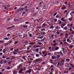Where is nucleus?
<instances>
[{"label":"nucleus","mask_w":74,"mask_h":74,"mask_svg":"<svg viewBox=\"0 0 74 74\" xmlns=\"http://www.w3.org/2000/svg\"><path fill=\"white\" fill-rule=\"evenodd\" d=\"M2 58H3V59H5V58H6V56H2Z\"/></svg>","instance_id":"49"},{"label":"nucleus","mask_w":74,"mask_h":74,"mask_svg":"<svg viewBox=\"0 0 74 74\" xmlns=\"http://www.w3.org/2000/svg\"><path fill=\"white\" fill-rule=\"evenodd\" d=\"M6 51V50H5V49H3V52L4 53H5V52Z\"/></svg>","instance_id":"20"},{"label":"nucleus","mask_w":74,"mask_h":74,"mask_svg":"<svg viewBox=\"0 0 74 74\" xmlns=\"http://www.w3.org/2000/svg\"><path fill=\"white\" fill-rule=\"evenodd\" d=\"M20 11H21V10H20V9L18 10L17 11L15 12V14H17V13H18V12H19Z\"/></svg>","instance_id":"22"},{"label":"nucleus","mask_w":74,"mask_h":74,"mask_svg":"<svg viewBox=\"0 0 74 74\" xmlns=\"http://www.w3.org/2000/svg\"><path fill=\"white\" fill-rule=\"evenodd\" d=\"M12 59H14L15 58V56H12Z\"/></svg>","instance_id":"46"},{"label":"nucleus","mask_w":74,"mask_h":74,"mask_svg":"<svg viewBox=\"0 0 74 74\" xmlns=\"http://www.w3.org/2000/svg\"><path fill=\"white\" fill-rule=\"evenodd\" d=\"M26 57V56H24L22 58V59H23L24 60H26V59L25 57Z\"/></svg>","instance_id":"18"},{"label":"nucleus","mask_w":74,"mask_h":74,"mask_svg":"<svg viewBox=\"0 0 74 74\" xmlns=\"http://www.w3.org/2000/svg\"><path fill=\"white\" fill-rule=\"evenodd\" d=\"M66 24H67V23L66 24L65 23H64L62 25V26L63 27L64 26H66Z\"/></svg>","instance_id":"32"},{"label":"nucleus","mask_w":74,"mask_h":74,"mask_svg":"<svg viewBox=\"0 0 74 74\" xmlns=\"http://www.w3.org/2000/svg\"><path fill=\"white\" fill-rule=\"evenodd\" d=\"M11 29V27H8L7 28V29Z\"/></svg>","instance_id":"54"},{"label":"nucleus","mask_w":74,"mask_h":74,"mask_svg":"<svg viewBox=\"0 0 74 74\" xmlns=\"http://www.w3.org/2000/svg\"><path fill=\"white\" fill-rule=\"evenodd\" d=\"M63 33H61L60 34V37H62V36H63Z\"/></svg>","instance_id":"31"},{"label":"nucleus","mask_w":74,"mask_h":74,"mask_svg":"<svg viewBox=\"0 0 74 74\" xmlns=\"http://www.w3.org/2000/svg\"><path fill=\"white\" fill-rule=\"evenodd\" d=\"M38 43L40 45H42V43H41L40 42H38Z\"/></svg>","instance_id":"56"},{"label":"nucleus","mask_w":74,"mask_h":74,"mask_svg":"<svg viewBox=\"0 0 74 74\" xmlns=\"http://www.w3.org/2000/svg\"><path fill=\"white\" fill-rule=\"evenodd\" d=\"M19 73H21V74L23 73V72L22 71H21V70L19 71Z\"/></svg>","instance_id":"33"},{"label":"nucleus","mask_w":74,"mask_h":74,"mask_svg":"<svg viewBox=\"0 0 74 74\" xmlns=\"http://www.w3.org/2000/svg\"><path fill=\"white\" fill-rule=\"evenodd\" d=\"M42 3V4H44V3L43 2V1H42L39 3V4L38 5H41Z\"/></svg>","instance_id":"17"},{"label":"nucleus","mask_w":74,"mask_h":74,"mask_svg":"<svg viewBox=\"0 0 74 74\" xmlns=\"http://www.w3.org/2000/svg\"><path fill=\"white\" fill-rule=\"evenodd\" d=\"M31 72H32V69H29L26 71V73H31Z\"/></svg>","instance_id":"4"},{"label":"nucleus","mask_w":74,"mask_h":74,"mask_svg":"<svg viewBox=\"0 0 74 74\" xmlns=\"http://www.w3.org/2000/svg\"><path fill=\"white\" fill-rule=\"evenodd\" d=\"M41 30L42 32H43V31H45V29H41Z\"/></svg>","instance_id":"27"},{"label":"nucleus","mask_w":74,"mask_h":74,"mask_svg":"<svg viewBox=\"0 0 74 74\" xmlns=\"http://www.w3.org/2000/svg\"><path fill=\"white\" fill-rule=\"evenodd\" d=\"M10 69H11V67H10V66H8L6 68V70H10Z\"/></svg>","instance_id":"23"},{"label":"nucleus","mask_w":74,"mask_h":74,"mask_svg":"<svg viewBox=\"0 0 74 74\" xmlns=\"http://www.w3.org/2000/svg\"><path fill=\"white\" fill-rule=\"evenodd\" d=\"M35 50L36 52H38L39 49H36Z\"/></svg>","instance_id":"38"},{"label":"nucleus","mask_w":74,"mask_h":74,"mask_svg":"<svg viewBox=\"0 0 74 74\" xmlns=\"http://www.w3.org/2000/svg\"><path fill=\"white\" fill-rule=\"evenodd\" d=\"M51 58L53 60L55 59H56V57L55 56H53L51 57Z\"/></svg>","instance_id":"6"},{"label":"nucleus","mask_w":74,"mask_h":74,"mask_svg":"<svg viewBox=\"0 0 74 74\" xmlns=\"http://www.w3.org/2000/svg\"><path fill=\"white\" fill-rule=\"evenodd\" d=\"M60 62H58V63L57 64V66L58 67V66H59V65H60Z\"/></svg>","instance_id":"29"},{"label":"nucleus","mask_w":74,"mask_h":74,"mask_svg":"<svg viewBox=\"0 0 74 74\" xmlns=\"http://www.w3.org/2000/svg\"><path fill=\"white\" fill-rule=\"evenodd\" d=\"M39 60H40L38 59H36L35 60V62H38V61H39Z\"/></svg>","instance_id":"42"},{"label":"nucleus","mask_w":74,"mask_h":74,"mask_svg":"<svg viewBox=\"0 0 74 74\" xmlns=\"http://www.w3.org/2000/svg\"><path fill=\"white\" fill-rule=\"evenodd\" d=\"M61 21H63V22H65L66 20H64V18H63L61 19Z\"/></svg>","instance_id":"16"},{"label":"nucleus","mask_w":74,"mask_h":74,"mask_svg":"<svg viewBox=\"0 0 74 74\" xmlns=\"http://www.w3.org/2000/svg\"><path fill=\"white\" fill-rule=\"evenodd\" d=\"M4 40L0 41V42H1V43H3V42H4Z\"/></svg>","instance_id":"48"},{"label":"nucleus","mask_w":74,"mask_h":74,"mask_svg":"<svg viewBox=\"0 0 74 74\" xmlns=\"http://www.w3.org/2000/svg\"><path fill=\"white\" fill-rule=\"evenodd\" d=\"M59 48H59V47H57L55 48V50H56V51H58V50Z\"/></svg>","instance_id":"10"},{"label":"nucleus","mask_w":74,"mask_h":74,"mask_svg":"<svg viewBox=\"0 0 74 74\" xmlns=\"http://www.w3.org/2000/svg\"><path fill=\"white\" fill-rule=\"evenodd\" d=\"M63 53H64L65 54H66V52L65 51H63Z\"/></svg>","instance_id":"59"},{"label":"nucleus","mask_w":74,"mask_h":74,"mask_svg":"<svg viewBox=\"0 0 74 74\" xmlns=\"http://www.w3.org/2000/svg\"><path fill=\"white\" fill-rule=\"evenodd\" d=\"M72 19H72V17H71L69 19V20L70 21H72Z\"/></svg>","instance_id":"28"},{"label":"nucleus","mask_w":74,"mask_h":74,"mask_svg":"<svg viewBox=\"0 0 74 74\" xmlns=\"http://www.w3.org/2000/svg\"><path fill=\"white\" fill-rule=\"evenodd\" d=\"M18 73V71L15 70H14L13 71V73L14 74H16V73Z\"/></svg>","instance_id":"11"},{"label":"nucleus","mask_w":74,"mask_h":74,"mask_svg":"<svg viewBox=\"0 0 74 74\" xmlns=\"http://www.w3.org/2000/svg\"><path fill=\"white\" fill-rule=\"evenodd\" d=\"M19 19H16L15 20V19H14V21H19Z\"/></svg>","instance_id":"41"},{"label":"nucleus","mask_w":74,"mask_h":74,"mask_svg":"<svg viewBox=\"0 0 74 74\" xmlns=\"http://www.w3.org/2000/svg\"><path fill=\"white\" fill-rule=\"evenodd\" d=\"M13 50H14V48H11L10 49V51H12Z\"/></svg>","instance_id":"63"},{"label":"nucleus","mask_w":74,"mask_h":74,"mask_svg":"<svg viewBox=\"0 0 74 74\" xmlns=\"http://www.w3.org/2000/svg\"><path fill=\"white\" fill-rule=\"evenodd\" d=\"M13 55H16L18 54V53H16L15 51H13Z\"/></svg>","instance_id":"19"},{"label":"nucleus","mask_w":74,"mask_h":74,"mask_svg":"<svg viewBox=\"0 0 74 74\" xmlns=\"http://www.w3.org/2000/svg\"><path fill=\"white\" fill-rule=\"evenodd\" d=\"M58 55H63V54L62 52V51H61L60 52H59Z\"/></svg>","instance_id":"15"},{"label":"nucleus","mask_w":74,"mask_h":74,"mask_svg":"<svg viewBox=\"0 0 74 74\" xmlns=\"http://www.w3.org/2000/svg\"><path fill=\"white\" fill-rule=\"evenodd\" d=\"M65 66H66V67H68L69 66V63H66L65 64Z\"/></svg>","instance_id":"14"},{"label":"nucleus","mask_w":74,"mask_h":74,"mask_svg":"<svg viewBox=\"0 0 74 74\" xmlns=\"http://www.w3.org/2000/svg\"><path fill=\"white\" fill-rule=\"evenodd\" d=\"M35 12V10H33L31 12H32V13H33V12Z\"/></svg>","instance_id":"45"},{"label":"nucleus","mask_w":74,"mask_h":74,"mask_svg":"<svg viewBox=\"0 0 74 74\" xmlns=\"http://www.w3.org/2000/svg\"><path fill=\"white\" fill-rule=\"evenodd\" d=\"M11 36V35H10L9 34H8L7 35V37H9V36Z\"/></svg>","instance_id":"44"},{"label":"nucleus","mask_w":74,"mask_h":74,"mask_svg":"<svg viewBox=\"0 0 74 74\" xmlns=\"http://www.w3.org/2000/svg\"><path fill=\"white\" fill-rule=\"evenodd\" d=\"M41 34L43 36H44V35L46 34V33L45 32H43L41 33Z\"/></svg>","instance_id":"9"},{"label":"nucleus","mask_w":74,"mask_h":74,"mask_svg":"<svg viewBox=\"0 0 74 74\" xmlns=\"http://www.w3.org/2000/svg\"><path fill=\"white\" fill-rule=\"evenodd\" d=\"M4 8L5 10H8V7H4Z\"/></svg>","instance_id":"50"},{"label":"nucleus","mask_w":74,"mask_h":74,"mask_svg":"<svg viewBox=\"0 0 74 74\" xmlns=\"http://www.w3.org/2000/svg\"><path fill=\"white\" fill-rule=\"evenodd\" d=\"M56 29H57V30H59V27H55Z\"/></svg>","instance_id":"57"},{"label":"nucleus","mask_w":74,"mask_h":74,"mask_svg":"<svg viewBox=\"0 0 74 74\" xmlns=\"http://www.w3.org/2000/svg\"><path fill=\"white\" fill-rule=\"evenodd\" d=\"M50 27H51V29H53L54 28V27L53 26H51Z\"/></svg>","instance_id":"34"},{"label":"nucleus","mask_w":74,"mask_h":74,"mask_svg":"<svg viewBox=\"0 0 74 74\" xmlns=\"http://www.w3.org/2000/svg\"><path fill=\"white\" fill-rule=\"evenodd\" d=\"M20 68H21V65H18L17 67V69H18V70H20V69H19Z\"/></svg>","instance_id":"12"},{"label":"nucleus","mask_w":74,"mask_h":74,"mask_svg":"<svg viewBox=\"0 0 74 74\" xmlns=\"http://www.w3.org/2000/svg\"><path fill=\"white\" fill-rule=\"evenodd\" d=\"M65 36H69V34H67V33L65 34Z\"/></svg>","instance_id":"58"},{"label":"nucleus","mask_w":74,"mask_h":74,"mask_svg":"<svg viewBox=\"0 0 74 74\" xmlns=\"http://www.w3.org/2000/svg\"><path fill=\"white\" fill-rule=\"evenodd\" d=\"M67 8V7L65 5H63L62 6V7L61 9L62 10H65Z\"/></svg>","instance_id":"1"},{"label":"nucleus","mask_w":74,"mask_h":74,"mask_svg":"<svg viewBox=\"0 0 74 74\" xmlns=\"http://www.w3.org/2000/svg\"><path fill=\"white\" fill-rule=\"evenodd\" d=\"M57 12H56V13H55L54 14V16H56V15L57 14Z\"/></svg>","instance_id":"47"},{"label":"nucleus","mask_w":74,"mask_h":74,"mask_svg":"<svg viewBox=\"0 0 74 74\" xmlns=\"http://www.w3.org/2000/svg\"><path fill=\"white\" fill-rule=\"evenodd\" d=\"M19 70H20L22 71H25L26 70V68L25 67H23V68H21L19 69Z\"/></svg>","instance_id":"3"},{"label":"nucleus","mask_w":74,"mask_h":74,"mask_svg":"<svg viewBox=\"0 0 74 74\" xmlns=\"http://www.w3.org/2000/svg\"><path fill=\"white\" fill-rule=\"evenodd\" d=\"M66 61H70V60L69 59H66Z\"/></svg>","instance_id":"64"},{"label":"nucleus","mask_w":74,"mask_h":74,"mask_svg":"<svg viewBox=\"0 0 74 74\" xmlns=\"http://www.w3.org/2000/svg\"><path fill=\"white\" fill-rule=\"evenodd\" d=\"M47 25L45 23H44L42 25V27H45V26H47Z\"/></svg>","instance_id":"5"},{"label":"nucleus","mask_w":74,"mask_h":74,"mask_svg":"<svg viewBox=\"0 0 74 74\" xmlns=\"http://www.w3.org/2000/svg\"><path fill=\"white\" fill-rule=\"evenodd\" d=\"M64 61H65L64 59H62L61 60L60 62L61 63H63V62H64Z\"/></svg>","instance_id":"13"},{"label":"nucleus","mask_w":74,"mask_h":74,"mask_svg":"<svg viewBox=\"0 0 74 74\" xmlns=\"http://www.w3.org/2000/svg\"><path fill=\"white\" fill-rule=\"evenodd\" d=\"M60 57V55H58L57 56V59H59V58Z\"/></svg>","instance_id":"24"},{"label":"nucleus","mask_w":74,"mask_h":74,"mask_svg":"<svg viewBox=\"0 0 74 74\" xmlns=\"http://www.w3.org/2000/svg\"><path fill=\"white\" fill-rule=\"evenodd\" d=\"M27 6H26L24 7L25 10H26L27 9Z\"/></svg>","instance_id":"36"},{"label":"nucleus","mask_w":74,"mask_h":74,"mask_svg":"<svg viewBox=\"0 0 74 74\" xmlns=\"http://www.w3.org/2000/svg\"><path fill=\"white\" fill-rule=\"evenodd\" d=\"M10 38L8 39L7 38H3V40H8Z\"/></svg>","instance_id":"26"},{"label":"nucleus","mask_w":74,"mask_h":74,"mask_svg":"<svg viewBox=\"0 0 74 74\" xmlns=\"http://www.w3.org/2000/svg\"><path fill=\"white\" fill-rule=\"evenodd\" d=\"M74 47V45H71L69 46V48L70 49H72Z\"/></svg>","instance_id":"8"},{"label":"nucleus","mask_w":74,"mask_h":74,"mask_svg":"<svg viewBox=\"0 0 74 74\" xmlns=\"http://www.w3.org/2000/svg\"><path fill=\"white\" fill-rule=\"evenodd\" d=\"M4 70H5V69H2L1 70L2 72H3V71H4Z\"/></svg>","instance_id":"52"},{"label":"nucleus","mask_w":74,"mask_h":74,"mask_svg":"<svg viewBox=\"0 0 74 74\" xmlns=\"http://www.w3.org/2000/svg\"><path fill=\"white\" fill-rule=\"evenodd\" d=\"M74 14V11H72L71 12L70 14V15H71V16H73V15Z\"/></svg>","instance_id":"7"},{"label":"nucleus","mask_w":74,"mask_h":74,"mask_svg":"<svg viewBox=\"0 0 74 74\" xmlns=\"http://www.w3.org/2000/svg\"><path fill=\"white\" fill-rule=\"evenodd\" d=\"M23 10H24V8H22L20 10L21 11H23Z\"/></svg>","instance_id":"37"},{"label":"nucleus","mask_w":74,"mask_h":74,"mask_svg":"<svg viewBox=\"0 0 74 74\" xmlns=\"http://www.w3.org/2000/svg\"><path fill=\"white\" fill-rule=\"evenodd\" d=\"M51 47H49V50H51Z\"/></svg>","instance_id":"61"},{"label":"nucleus","mask_w":74,"mask_h":74,"mask_svg":"<svg viewBox=\"0 0 74 74\" xmlns=\"http://www.w3.org/2000/svg\"><path fill=\"white\" fill-rule=\"evenodd\" d=\"M41 19H42V18H39L38 20H37V22H40V20H41Z\"/></svg>","instance_id":"30"},{"label":"nucleus","mask_w":74,"mask_h":74,"mask_svg":"<svg viewBox=\"0 0 74 74\" xmlns=\"http://www.w3.org/2000/svg\"><path fill=\"white\" fill-rule=\"evenodd\" d=\"M67 10H65L64 12V14H66V12H67Z\"/></svg>","instance_id":"43"},{"label":"nucleus","mask_w":74,"mask_h":74,"mask_svg":"<svg viewBox=\"0 0 74 74\" xmlns=\"http://www.w3.org/2000/svg\"><path fill=\"white\" fill-rule=\"evenodd\" d=\"M57 40H58V42H61V40H60V38H58Z\"/></svg>","instance_id":"25"},{"label":"nucleus","mask_w":74,"mask_h":74,"mask_svg":"<svg viewBox=\"0 0 74 74\" xmlns=\"http://www.w3.org/2000/svg\"><path fill=\"white\" fill-rule=\"evenodd\" d=\"M66 41L67 42H69V43H71V42H72V41L71 40H70V38H68L66 39Z\"/></svg>","instance_id":"2"},{"label":"nucleus","mask_w":74,"mask_h":74,"mask_svg":"<svg viewBox=\"0 0 74 74\" xmlns=\"http://www.w3.org/2000/svg\"><path fill=\"white\" fill-rule=\"evenodd\" d=\"M7 62V61H4V62H3V64H5Z\"/></svg>","instance_id":"51"},{"label":"nucleus","mask_w":74,"mask_h":74,"mask_svg":"<svg viewBox=\"0 0 74 74\" xmlns=\"http://www.w3.org/2000/svg\"><path fill=\"white\" fill-rule=\"evenodd\" d=\"M50 67H51V68H54V66H53V65H52Z\"/></svg>","instance_id":"39"},{"label":"nucleus","mask_w":74,"mask_h":74,"mask_svg":"<svg viewBox=\"0 0 74 74\" xmlns=\"http://www.w3.org/2000/svg\"><path fill=\"white\" fill-rule=\"evenodd\" d=\"M30 47H31V46H29V47H27V50H28V49H30Z\"/></svg>","instance_id":"40"},{"label":"nucleus","mask_w":74,"mask_h":74,"mask_svg":"<svg viewBox=\"0 0 74 74\" xmlns=\"http://www.w3.org/2000/svg\"><path fill=\"white\" fill-rule=\"evenodd\" d=\"M29 59H30V60H31V61L33 60V58H30Z\"/></svg>","instance_id":"60"},{"label":"nucleus","mask_w":74,"mask_h":74,"mask_svg":"<svg viewBox=\"0 0 74 74\" xmlns=\"http://www.w3.org/2000/svg\"><path fill=\"white\" fill-rule=\"evenodd\" d=\"M56 33L58 35L60 34V33L58 32H57Z\"/></svg>","instance_id":"53"},{"label":"nucleus","mask_w":74,"mask_h":74,"mask_svg":"<svg viewBox=\"0 0 74 74\" xmlns=\"http://www.w3.org/2000/svg\"><path fill=\"white\" fill-rule=\"evenodd\" d=\"M64 30H69V29H68L67 28L64 27Z\"/></svg>","instance_id":"35"},{"label":"nucleus","mask_w":74,"mask_h":74,"mask_svg":"<svg viewBox=\"0 0 74 74\" xmlns=\"http://www.w3.org/2000/svg\"><path fill=\"white\" fill-rule=\"evenodd\" d=\"M73 37L74 36L73 35H71L69 36V38H70L71 39H73Z\"/></svg>","instance_id":"21"},{"label":"nucleus","mask_w":74,"mask_h":74,"mask_svg":"<svg viewBox=\"0 0 74 74\" xmlns=\"http://www.w3.org/2000/svg\"><path fill=\"white\" fill-rule=\"evenodd\" d=\"M72 32H72V34H74V31L72 30Z\"/></svg>","instance_id":"62"},{"label":"nucleus","mask_w":74,"mask_h":74,"mask_svg":"<svg viewBox=\"0 0 74 74\" xmlns=\"http://www.w3.org/2000/svg\"><path fill=\"white\" fill-rule=\"evenodd\" d=\"M72 69V68L71 67H70L69 68V71H70V70H71Z\"/></svg>","instance_id":"55"}]
</instances>
